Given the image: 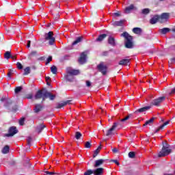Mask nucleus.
<instances>
[{
    "label": "nucleus",
    "instance_id": "nucleus-1",
    "mask_svg": "<svg viewBox=\"0 0 175 175\" xmlns=\"http://www.w3.org/2000/svg\"><path fill=\"white\" fill-rule=\"evenodd\" d=\"M120 36L124 38V44L126 49H133V37H132L128 32H123Z\"/></svg>",
    "mask_w": 175,
    "mask_h": 175
},
{
    "label": "nucleus",
    "instance_id": "nucleus-2",
    "mask_svg": "<svg viewBox=\"0 0 175 175\" xmlns=\"http://www.w3.org/2000/svg\"><path fill=\"white\" fill-rule=\"evenodd\" d=\"M45 40L48 41L49 46H54L55 43V38H54V33L53 31H49L45 34Z\"/></svg>",
    "mask_w": 175,
    "mask_h": 175
},
{
    "label": "nucleus",
    "instance_id": "nucleus-3",
    "mask_svg": "<svg viewBox=\"0 0 175 175\" xmlns=\"http://www.w3.org/2000/svg\"><path fill=\"white\" fill-rule=\"evenodd\" d=\"M16 133H18V130H17V128L16 126H11L8 129V133L5 134V136H6V137H12Z\"/></svg>",
    "mask_w": 175,
    "mask_h": 175
},
{
    "label": "nucleus",
    "instance_id": "nucleus-4",
    "mask_svg": "<svg viewBox=\"0 0 175 175\" xmlns=\"http://www.w3.org/2000/svg\"><path fill=\"white\" fill-rule=\"evenodd\" d=\"M97 69L98 72H100L103 75H106L107 73V66L105 65V63L100 62L97 66Z\"/></svg>",
    "mask_w": 175,
    "mask_h": 175
},
{
    "label": "nucleus",
    "instance_id": "nucleus-5",
    "mask_svg": "<svg viewBox=\"0 0 175 175\" xmlns=\"http://www.w3.org/2000/svg\"><path fill=\"white\" fill-rule=\"evenodd\" d=\"M170 152H172V150L167 149V147L163 145L161 151L159 153V158L166 157V155H169Z\"/></svg>",
    "mask_w": 175,
    "mask_h": 175
},
{
    "label": "nucleus",
    "instance_id": "nucleus-6",
    "mask_svg": "<svg viewBox=\"0 0 175 175\" xmlns=\"http://www.w3.org/2000/svg\"><path fill=\"white\" fill-rule=\"evenodd\" d=\"M44 99H49V100H54L55 99V94H53L51 92L44 89Z\"/></svg>",
    "mask_w": 175,
    "mask_h": 175
},
{
    "label": "nucleus",
    "instance_id": "nucleus-7",
    "mask_svg": "<svg viewBox=\"0 0 175 175\" xmlns=\"http://www.w3.org/2000/svg\"><path fill=\"white\" fill-rule=\"evenodd\" d=\"M165 99H166L165 96L159 97L158 98L152 100V105H153L154 106H159L161 103H162L163 100H165Z\"/></svg>",
    "mask_w": 175,
    "mask_h": 175
},
{
    "label": "nucleus",
    "instance_id": "nucleus-8",
    "mask_svg": "<svg viewBox=\"0 0 175 175\" xmlns=\"http://www.w3.org/2000/svg\"><path fill=\"white\" fill-rule=\"evenodd\" d=\"M66 72L68 75H71V76H77V75H80V71L79 70H75L70 67L67 68Z\"/></svg>",
    "mask_w": 175,
    "mask_h": 175
},
{
    "label": "nucleus",
    "instance_id": "nucleus-9",
    "mask_svg": "<svg viewBox=\"0 0 175 175\" xmlns=\"http://www.w3.org/2000/svg\"><path fill=\"white\" fill-rule=\"evenodd\" d=\"M78 61L81 65L85 64V62H87V52H83L81 53V56Z\"/></svg>",
    "mask_w": 175,
    "mask_h": 175
},
{
    "label": "nucleus",
    "instance_id": "nucleus-10",
    "mask_svg": "<svg viewBox=\"0 0 175 175\" xmlns=\"http://www.w3.org/2000/svg\"><path fill=\"white\" fill-rule=\"evenodd\" d=\"M44 107L41 104H36L33 108V112L36 113V114H38V113H40L43 110Z\"/></svg>",
    "mask_w": 175,
    "mask_h": 175
},
{
    "label": "nucleus",
    "instance_id": "nucleus-11",
    "mask_svg": "<svg viewBox=\"0 0 175 175\" xmlns=\"http://www.w3.org/2000/svg\"><path fill=\"white\" fill-rule=\"evenodd\" d=\"M1 102H6L5 104V107H7V109H10V105H12V100H8L6 96H3L0 99Z\"/></svg>",
    "mask_w": 175,
    "mask_h": 175
},
{
    "label": "nucleus",
    "instance_id": "nucleus-12",
    "mask_svg": "<svg viewBox=\"0 0 175 175\" xmlns=\"http://www.w3.org/2000/svg\"><path fill=\"white\" fill-rule=\"evenodd\" d=\"M44 93L43 92V90H38V91L36 92V94L34 98H35V99H36V100H38V99H42V100H44Z\"/></svg>",
    "mask_w": 175,
    "mask_h": 175
},
{
    "label": "nucleus",
    "instance_id": "nucleus-13",
    "mask_svg": "<svg viewBox=\"0 0 175 175\" xmlns=\"http://www.w3.org/2000/svg\"><path fill=\"white\" fill-rule=\"evenodd\" d=\"M169 17H170V14L167 12H164L159 16V18L160 20H164L165 21H167L169 20Z\"/></svg>",
    "mask_w": 175,
    "mask_h": 175
},
{
    "label": "nucleus",
    "instance_id": "nucleus-14",
    "mask_svg": "<svg viewBox=\"0 0 175 175\" xmlns=\"http://www.w3.org/2000/svg\"><path fill=\"white\" fill-rule=\"evenodd\" d=\"M118 122H114L113 126H111V129H109L108 131H107V133L106 134V136H110V135H111L113 131H114V129L116 128H117L118 125Z\"/></svg>",
    "mask_w": 175,
    "mask_h": 175
},
{
    "label": "nucleus",
    "instance_id": "nucleus-15",
    "mask_svg": "<svg viewBox=\"0 0 175 175\" xmlns=\"http://www.w3.org/2000/svg\"><path fill=\"white\" fill-rule=\"evenodd\" d=\"M150 109H151V107L149 106L144 107L137 109L134 113L135 114H137V113H144V111H147V110H150Z\"/></svg>",
    "mask_w": 175,
    "mask_h": 175
},
{
    "label": "nucleus",
    "instance_id": "nucleus-16",
    "mask_svg": "<svg viewBox=\"0 0 175 175\" xmlns=\"http://www.w3.org/2000/svg\"><path fill=\"white\" fill-rule=\"evenodd\" d=\"M70 102H72V100H68L63 103H60L57 105V109H61L62 107H64V106H66V105H70Z\"/></svg>",
    "mask_w": 175,
    "mask_h": 175
},
{
    "label": "nucleus",
    "instance_id": "nucleus-17",
    "mask_svg": "<svg viewBox=\"0 0 175 175\" xmlns=\"http://www.w3.org/2000/svg\"><path fill=\"white\" fill-rule=\"evenodd\" d=\"M158 20L159 19V16L158 15H154L152 18H150V24H157V23H158Z\"/></svg>",
    "mask_w": 175,
    "mask_h": 175
},
{
    "label": "nucleus",
    "instance_id": "nucleus-18",
    "mask_svg": "<svg viewBox=\"0 0 175 175\" xmlns=\"http://www.w3.org/2000/svg\"><path fill=\"white\" fill-rule=\"evenodd\" d=\"M159 32L161 33V35H166V33L170 32V29L168 27H164L159 29Z\"/></svg>",
    "mask_w": 175,
    "mask_h": 175
},
{
    "label": "nucleus",
    "instance_id": "nucleus-19",
    "mask_svg": "<svg viewBox=\"0 0 175 175\" xmlns=\"http://www.w3.org/2000/svg\"><path fill=\"white\" fill-rule=\"evenodd\" d=\"M133 9H135V6L133 5V4H131L129 7H126L124 10L125 14H129V13H131V12H132Z\"/></svg>",
    "mask_w": 175,
    "mask_h": 175
},
{
    "label": "nucleus",
    "instance_id": "nucleus-20",
    "mask_svg": "<svg viewBox=\"0 0 175 175\" xmlns=\"http://www.w3.org/2000/svg\"><path fill=\"white\" fill-rule=\"evenodd\" d=\"M124 23L125 20H120L113 22V25H114V27H122Z\"/></svg>",
    "mask_w": 175,
    "mask_h": 175
},
{
    "label": "nucleus",
    "instance_id": "nucleus-21",
    "mask_svg": "<svg viewBox=\"0 0 175 175\" xmlns=\"http://www.w3.org/2000/svg\"><path fill=\"white\" fill-rule=\"evenodd\" d=\"M105 163V159H98L95 161L94 167H99L100 165H103Z\"/></svg>",
    "mask_w": 175,
    "mask_h": 175
},
{
    "label": "nucleus",
    "instance_id": "nucleus-22",
    "mask_svg": "<svg viewBox=\"0 0 175 175\" xmlns=\"http://www.w3.org/2000/svg\"><path fill=\"white\" fill-rule=\"evenodd\" d=\"M94 175H103V168L100 167L94 170Z\"/></svg>",
    "mask_w": 175,
    "mask_h": 175
},
{
    "label": "nucleus",
    "instance_id": "nucleus-23",
    "mask_svg": "<svg viewBox=\"0 0 175 175\" xmlns=\"http://www.w3.org/2000/svg\"><path fill=\"white\" fill-rule=\"evenodd\" d=\"M170 122V120H168L165 122H164L161 126H160L158 129H157L154 131V133H158V131L160 129H163V128H165V126H166V125H169V123Z\"/></svg>",
    "mask_w": 175,
    "mask_h": 175
},
{
    "label": "nucleus",
    "instance_id": "nucleus-24",
    "mask_svg": "<svg viewBox=\"0 0 175 175\" xmlns=\"http://www.w3.org/2000/svg\"><path fill=\"white\" fill-rule=\"evenodd\" d=\"M66 79L67 80V81H70V83L73 82V80H75V77H73V75L67 73V75L65 76Z\"/></svg>",
    "mask_w": 175,
    "mask_h": 175
},
{
    "label": "nucleus",
    "instance_id": "nucleus-25",
    "mask_svg": "<svg viewBox=\"0 0 175 175\" xmlns=\"http://www.w3.org/2000/svg\"><path fill=\"white\" fill-rule=\"evenodd\" d=\"M155 120V118H152L149 120H147L145 124H144V126H147V125H149V126H151L152 124H154V120Z\"/></svg>",
    "mask_w": 175,
    "mask_h": 175
},
{
    "label": "nucleus",
    "instance_id": "nucleus-26",
    "mask_svg": "<svg viewBox=\"0 0 175 175\" xmlns=\"http://www.w3.org/2000/svg\"><path fill=\"white\" fill-rule=\"evenodd\" d=\"M108 43L111 46H116V40L114 39V38L109 36L108 38Z\"/></svg>",
    "mask_w": 175,
    "mask_h": 175
},
{
    "label": "nucleus",
    "instance_id": "nucleus-27",
    "mask_svg": "<svg viewBox=\"0 0 175 175\" xmlns=\"http://www.w3.org/2000/svg\"><path fill=\"white\" fill-rule=\"evenodd\" d=\"M130 61L129 59H123L119 62V65H128Z\"/></svg>",
    "mask_w": 175,
    "mask_h": 175
},
{
    "label": "nucleus",
    "instance_id": "nucleus-28",
    "mask_svg": "<svg viewBox=\"0 0 175 175\" xmlns=\"http://www.w3.org/2000/svg\"><path fill=\"white\" fill-rule=\"evenodd\" d=\"M142 28L140 27H135L133 29V32L134 33H136V35H140V33H142Z\"/></svg>",
    "mask_w": 175,
    "mask_h": 175
},
{
    "label": "nucleus",
    "instance_id": "nucleus-29",
    "mask_svg": "<svg viewBox=\"0 0 175 175\" xmlns=\"http://www.w3.org/2000/svg\"><path fill=\"white\" fill-rule=\"evenodd\" d=\"M107 36V34H100L98 38H96V42H102Z\"/></svg>",
    "mask_w": 175,
    "mask_h": 175
},
{
    "label": "nucleus",
    "instance_id": "nucleus-30",
    "mask_svg": "<svg viewBox=\"0 0 175 175\" xmlns=\"http://www.w3.org/2000/svg\"><path fill=\"white\" fill-rule=\"evenodd\" d=\"M82 41H83V36L77 37L76 40H75L72 42V46H76V44H77L78 43H80Z\"/></svg>",
    "mask_w": 175,
    "mask_h": 175
},
{
    "label": "nucleus",
    "instance_id": "nucleus-31",
    "mask_svg": "<svg viewBox=\"0 0 175 175\" xmlns=\"http://www.w3.org/2000/svg\"><path fill=\"white\" fill-rule=\"evenodd\" d=\"M12 57V51H8L4 53V58L5 59H9Z\"/></svg>",
    "mask_w": 175,
    "mask_h": 175
},
{
    "label": "nucleus",
    "instance_id": "nucleus-32",
    "mask_svg": "<svg viewBox=\"0 0 175 175\" xmlns=\"http://www.w3.org/2000/svg\"><path fill=\"white\" fill-rule=\"evenodd\" d=\"M31 73V67L27 66L24 69L23 76H27Z\"/></svg>",
    "mask_w": 175,
    "mask_h": 175
},
{
    "label": "nucleus",
    "instance_id": "nucleus-33",
    "mask_svg": "<svg viewBox=\"0 0 175 175\" xmlns=\"http://www.w3.org/2000/svg\"><path fill=\"white\" fill-rule=\"evenodd\" d=\"M10 150V147H9V146L6 145L3 147L1 152H3V154H8V152H9Z\"/></svg>",
    "mask_w": 175,
    "mask_h": 175
},
{
    "label": "nucleus",
    "instance_id": "nucleus-34",
    "mask_svg": "<svg viewBox=\"0 0 175 175\" xmlns=\"http://www.w3.org/2000/svg\"><path fill=\"white\" fill-rule=\"evenodd\" d=\"M44 129V124H42L37 127L36 131L38 132V133H40V132H42V131H43Z\"/></svg>",
    "mask_w": 175,
    "mask_h": 175
},
{
    "label": "nucleus",
    "instance_id": "nucleus-35",
    "mask_svg": "<svg viewBox=\"0 0 175 175\" xmlns=\"http://www.w3.org/2000/svg\"><path fill=\"white\" fill-rule=\"evenodd\" d=\"M133 117V115L129 114L127 116H126L124 118L120 120V122H125V121H128L129 118H132Z\"/></svg>",
    "mask_w": 175,
    "mask_h": 175
},
{
    "label": "nucleus",
    "instance_id": "nucleus-36",
    "mask_svg": "<svg viewBox=\"0 0 175 175\" xmlns=\"http://www.w3.org/2000/svg\"><path fill=\"white\" fill-rule=\"evenodd\" d=\"M51 79L49 77H45V81L46 83V85L50 87L51 88Z\"/></svg>",
    "mask_w": 175,
    "mask_h": 175
},
{
    "label": "nucleus",
    "instance_id": "nucleus-37",
    "mask_svg": "<svg viewBox=\"0 0 175 175\" xmlns=\"http://www.w3.org/2000/svg\"><path fill=\"white\" fill-rule=\"evenodd\" d=\"M150 12V10L149 8H144L142 10V14H144L145 16H147Z\"/></svg>",
    "mask_w": 175,
    "mask_h": 175
},
{
    "label": "nucleus",
    "instance_id": "nucleus-38",
    "mask_svg": "<svg viewBox=\"0 0 175 175\" xmlns=\"http://www.w3.org/2000/svg\"><path fill=\"white\" fill-rule=\"evenodd\" d=\"M83 136V134H81V133L77 131L75 133V139H77V140H80V139H81V137Z\"/></svg>",
    "mask_w": 175,
    "mask_h": 175
},
{
    "label": "nucleus",
    "instance_id": "nucleus-39",
    "mask_svg": "<svg viewBox=\"0 0 175 175\" xmlns=\"http://www.w3.org/2000/svg\"><path fill=\"white\" fill-rule=\"evenodd\" d=\"M13 72H14V70H13V69H10L8 70L7 76H8V77H9V80H10V79H12V75H13Z\"/></svg>",
    "mask_w": 175,
    "mask_h": 175
},
{
    "label": "nucleus",
    "instance_id": "nucleus-40",
    "mask_svg": "<svg viewBox=\"0 0 175 175\" xmlns=\"http://www.w3.org/2000/svg\"><path fill=\"white\" fill-rule=\"evenodd\" d=\"M23 90L22 86H18L14 89L15 94H18V92H21V91Z\"/></svg>",
    "mask_w": 175,
    "mask_h": 175
},
{
    "label": "nucleus",
    "instance_id": "nucleus-41",
    "mask_svg": "<svg viewBox=\"0 0 175 175\" xmlns=\"http://www.w3.org/2000/svg\"><path fill=\"white\" fill-rule=\"evenodd\" d=\"M51 72H52L53 75H57V67L55 66H53L51 68Z\"/></svg>",
    "mask_w": 175,
    "mask_h": 175
},
{
    "label": "nucleus",
    "instance_id": "nucleus-42",
    "mask_svg": "<svg viewBox=\"0 0 175 175\" xmlns=\"http://www.w3.org/2000/svg\"><path fill=\"white\" fill-rule=\"evenodd\" d=\"M43 46H44V40L40 39L38 42V46L43 47Z\"/></svg>",
    "mask_w": 175,
    "mask_h": 175
},
{
    "label": "nucleus",
    "instance_id": "nucleus-43",
    "mask_svg": "<svg viewBox=\"0 0 175 175\" xmlns=\"http://www.w3.org/2000/svg\"><path fill=\"white\" fill-rule=\"evenodd\" d=\"M52 61H53V57L52 56H49L46 59V62H45V65H49V64H50V62H51Z\"/></svg>",
    "mask_w": 175,
    "mask_h": 175
},
{
    "label": "nucleus",
    "instance_id": "nucleus-44",
    "mask_svg": "<svg viewBox=\"0 0 175 175\" xmlns=\"http://www.w3.org/2000/svg\"><path fill=\"white\" fill-rule=\"evenodd\" d=\"M135 157H136V153H135V152H130L129 153V158L133 159Z\"/></svg>",
    "mask_w": 175,
    "mask_h": 175
},
{
    "label": "nucleus",
    "instance_id": "nucleus-45",
    "mask_svg": "<svg viewBox=\"0 0 175 175\" xmlns=\"http://www.w3.org/2000/svg\"><path fill=\"white\" fill-rule=\"evenodd\" d=\"M38 54V51H33L30 53V54L29 55V58H31V57H35V55H36Z\"/></svg>",
    "mask_w": 175,
    "mask_h": 175
},
{
    "label": "nucleus",
    "instance_id": "nucleus-46",
    "mask_svg": "<svg viewBox=\"0 0 175 175\" xmlns=\"http://www.w3.org/2000/svg\"><path fill=\"white\" fill-rule=\"evenodd\" d=\"M91 174H94V170H89L84 173V175H91Z\"/></svg>",
    "mask_w": 175,
    "mask_h": 175
},
{
    "label": "nucleus",
    "instance_id": "nucleus-47",
    "mask_svg": "<svg viewBox=\"0 0 175 175\" xmlns=\"http://www.w3.org/2000/svg\"><path fill=\"white\" fill-rule=\"evenodd\" d=\"M85 148H91V142H86L85 143Z\"/></svg>",
    "mask_w": 175,
    "mask_h": 175
},
{
    "label": "nucleus",
    "instance_id": "nucleus-48",
    "mask_svg": "<svg viewBox=\"0 0 175 175\" xmlns=\"http://www.w3.org/2000/svg\"><path fill=\"white\" fill-rule=\"evenodd\" d=\"M32 142V137H27V145L29 147H31V143Z\"/></svg>",
    "mask_w": 175,
    "mask_h": 175
},
{
    "label": "nucleus",
    "instance_id": "nucleus-49",
    "mask_svg": "<svg viewBox=\"0 0 175 175\" xmlns=\"http://www.w3.org/2000/svg\"><path fill=\"white\" fill-rule=\"evenodd\" d=\"M25 121V118H22L19 120V124L23 126L24 125V122Z\"/></svg>",
    "mask_w": 175,
    "mask_h": 175
},
{
    "label": "nucleus",
    "instance_id": "nucleus-50",
    "mask_svg": "<svg viewBox=\"0 0 175 175\" xmlns=\"http://www.w3.org/2000/svg\"><path fill=\"white\" fill-rule=\"evenodd\" d=\"M16 66H17L18 69H19V70L23 69V64H21V63H20V62H18L16 63Z\"/></svg>",
    "mask_w": 175,
    "mask_h": 175
},
{
    "label": "nucleus",
    "instance_id": "nucleus-51",
    "mask_svg": "<svg viewBox=\"0 0 175 175\" xmlns=\"http://www.w3.org/2000/svg\"><path fill=\"white\" fill-rule=\"evenodd\" d=\"M99 154V149H96L93 154V158H96V157Z\"/></svg>",
    "mask_w": 175,
    "mask_h": 175
},
{
    "label": "nucleus",
    "instance_id": "nucleus-52",
    "mask_svg": "<svg viewBox=\"0 0 175 175\" xmlns=\"http://www.w3.org/2000/svg\"><path fill=\"white\" fill-rule=\"evenodd\" d=\"M10 58H11V59L16 60V59H17V55H11Z\"/></svg>",
    "mask_w": 175,
    "mask_h": 175
},
{
    "label": "nucleus",
    "instance_id": "nucleus-53",
    "mask_svg": "<svg viewBox=\"0 0 175 175\" xmlns=\"http://www.w3.org/2000/svg\"><path fill=\"white\" fill-rule=\"evenodd\" d=\"M44 173H45V174H50V175L55 174L54 172H49V171H45Z\"/></svg>",
    "mask_w": 175,
    "mask_h": 175
},
{
    "label": "nucleus",
    "instance_id": "nucleus-54",
    "mask_svg": "<svg viewBox=\"0 0 175 175\" xmlns=\"http://www.w3.org/2000/svg\"><path fill=\"white\" fill-rule=\"evenodd\" d=\"M112 162H113V163H116V165H117L118 166L120 165V163L118 160H112Z\"/></svg>",
    "mask_w": 175,
    "mask_h": 175
},
{
    "label": "nucleus",
    "instance_id": "nucleus-55",
    "mask_svg": "<svg viewBox=\"0 0 175 175\" xmlns=\"http://www.w3.org/2000/svg\"><path fill=\"white\" fill-rule=\"evenodd\" d=\"M27 49H29V47H31V40L27 41Z\"/></svg>",
    "mask_w": 175,
    "mask_h": 175
},
{
    "label": "nucleus",
    "instance_id": "nucleus-56",
    "mask_svg": "<svg viewBox=\"0 0 175 175\" xmlns=\"http://www.w3.org/2000/svg\"><path fill=\"white\" fill-rule=\"evenodd\" d=\"M86 85L88 87H91V82L90 81H86Z\"/></svg>",
    "mask_w": 175,
    "mask_h": 175
},
{
    "label": "nucleus",
    "instance_id": "nucleus-57",
    "mask_svg": "<svg viewBox=\"0 0 175 175\" xmlns=\"http://www.w3.org/2000/svg\"><path fill=\"white\" fill-rule=\"evenodd\" d=\"M38 61H44V56L40 57L38 59Z\"/></svg>",
    "mask_w": 175,
    "mask_h": 175
},
{
    "label": "nucleus",
    "instance_id": "nucleus-58",
    "mask_svg": "<svg viewBox=\"0 0 175 175\" xmlns=\"http://www.w3.org/2000/svg\"><path fill=\"white\" fill-rule=\"evenodd\" d=\"M113 152L114 153H116L118 152V149L117 148H114L113 150H112Z\"/></svg>",
    "mask_w": 175,
    "mask_h": 175
},
{
    "label": "nucleus",
    "instance_id": "nucleus-59",
    "mask_svg": "<svg viewBox=\"0 0 175 175\" xmlns=\"http://www.w3.org/2000/svg\"><path fill=\"white\" fill-rule=\"evenodd\" d=\"M113 14H114V16H116V17H120V16H121V14H120V13H118V12H115Z\"/></svg>",
    "mask_w": 175,
    "mask_h": 175
},
{
    "label": "nucleus",
    "instance_id": "nucleus-60",
    "mask_svg": "<svg viewBox=\"0 0 175 175\" xmlns=\"http://www.w3.org/2000/svg\"><path fill=\"white\" fill-rule=\"evenodd\" d=\"M32 98H33L32 94H29V95L27 96V99H32Z\"/></svg>",
    "mask_w": 175,
    "mask_h": 175
},
{
    "label": "nucleus",
    "instance_id": "nucleus-61",
    "mask_svg": "<svg viewBox=\"0 0 175 175\" xmlns=\"http://www.w3.org/2000/svg\"><path fill=\"white\" fill-rule=\"evenodd\" d=\"M12 111H17V106H15L14 108H12Z\"/></svg>",
    "mask_w": 175,
    "mask_h": 175
},
{
    "label": "nucleus",
    "instance_id": "nucleus-62",
    "mask_svg": "<svg viewBox=\"0 0 175 175\" xmlns=\"http://www.w3.org/2000/svg\"><path fill=\"white\" fill-rule=\"evenodd\" d=\"M170 50H175V45L170 46Z\"/></svg>",
    "mask_w": 175,
    "mask_h": 175
},
{
    "label": "nucleus",
    "instance_id": "nucleus-63",
    "mask_svg": "<svg viewBox=\"0 0 175 175\" xmlns=\"http://www.w3.org/2000/svg\"><path fill=\"white\" fill-rule=\"evenodd\" d=\"M172 64H175V58L171 59Z\"/></svg>",
    "mask_w": 175,
    "mask_h": 175
},
{
    "label": "nucleus",
    "instance_id": "nucleus-64",
    "mask_svg": "<svg viewBox=\"0 0 175 175\" xmlns=\"http://www.w3.org/2000/svg\"><path fill=\"white\" fill-rule=\"evenodd\" d=\"M50 25H51V23H48V25H46V27L47 28L50 27Z\"/></svg>",
    "mask_w": 175,
    "mask_h": 175
}]
</instances>
